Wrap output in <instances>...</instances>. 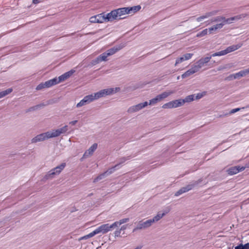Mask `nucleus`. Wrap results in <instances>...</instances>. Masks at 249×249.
Wrapping results in <instances>:
<instances>
[{"instance_id":"obj_1","label":"nucleus","mask_w":249,"mask_h":249,"mask_svg":"<svg viewBox=\"0 0 249 249\" xmlns=\"http://www.w3.org/2000/svg\"><path fill=\"white\" fill-rule=\"evenodd\" d=\"M108 14L109 16L108 18L110 21H112L115 19H122L121 16L128 13L127 7H123L113 10Z\"/></svg>"},{"instance_id":"obj_2","label":"nucleus","mask_w":249,"mask_h":249,"mask_svg":"<svg viewBox=\"0 0 249 249\" xmlns=\"http://www.w3.org/2000/svg\"><path fill=\"white\" fill-rule=\"evenodd\" d=\"M119 88L106 89L100 90L99 91L93 94L95 100L101 97H105L106 95H110L119 91Z\"/></svg>"},{"instance_id":"obj_3","label":"nucleus","mask_w":249,"mask_h":249,"mask_svg":"<svg viewBox=\"0 0 249 249\" xmlns=\"http://www.w3.org/2000/svg\"><path fill=\"white\" fill-rule=\"evenodd\" d=\"M108 14H105L104 13L96 15L90 18L89 21L91 23H103L104 22L110 21L109 19Z\"/></svg>"},{"instance_id":"obj_4","label":"nucleus","mask_w":249,"mask_h":249,"mask_svg":"<svg viewBox=\"0 0 249 249\" xmlns=\"http://www.w3.org/2000/svg\"><path fill=\"white\" fill-rule=\"evenodd\" d=\"M66 166V163H62L59 165L50 170L45 175L46 179L53 178L54 176L59 175Z\"/></svg>"},{"instance_id":"obj_5","label":"nucleus","mask_w":249,"mask_h":249,"mask_svg":"<svg viewBox=\"0 0 249 249\" xmlns=\"http://www.w3.org/2000/svg\"><path fill=\"white\" fill-rule=\"evenodd\" d=\"M241 44H237L234 45H232L228 47L225 50L221 51L215 53H213L210 56L211 58L212 57L217 56H222L227 54L228 53L233 52L235 50H237L239 48L241 47Z\"/></svg>"},{"instance_id":"obj_6","label":"nucleus","mask_w":249,"mask_h":249,"mask_svg":"<svg viewBox=\"0 0 249 249\" xmlns=\"http://www.w3.org/2000/svg\"><path fill=\"white\" fill-rule=\"evenodd\" d=\"M174 92L173 91H165L162 92V93L158 95L156 97L151 99L149 100V102L148 105H154L156 104L157 103L161 101L162 100L167 98L168 96L170 95L171 94L174 93Z\"/></svg>"},{"instance_id":"obj_7","label":"nucleus","mask_w":249,"mask_h":249,"mask_svg":"<svg viewBox=\"0 0 249 249\" xmlns=\"http://www.w3.org/2000/svg\"><path fill=\"white\" fill-rule=\"evenodd\" d=\"M52 138L50 131L43 133L37 135L31 140L32 143H36L39 142H42L45 140Z\"/></svg>"},{"instance_id":"obj_8","label":"nucleus","mask_w":249,"mask_h":249,"mask_svg":"<svg viewBox=\"0 0 249 249\" xmlns=\"http://www.w3.org/2000/svg\"><path fill=\"white\" fill-rule=\"evenodd\" d=\"M152 225V224L150 219H148L145 221L142 220L140 221L136 227L133 230V232H135L138 230L147 229L151 226Z\"/></svg>"},{"instance_id":"obj_9","label":"nucleus","mask_w":249,"mask_h":249,"mask_svg":"<svg viewBox=\"0 0 249 249\" xmlns=\"http://www.w3.org/2000/svg\"><path fill=\"white\" fill-rule=\"evenodd\" d=\"M211 59V56H207L206 57L201 58L193 66L196 70L197 71H198L201 68L205 66L206 64L210 61Z\"/></svg>"},{"instance_id":"obj_10","label":"nucleus","mask_w":249,"mask_h":249,"mask_svg":"<svg viewBox=\"0 0 249 249\" xmlns=\"http://www.w3.org/2000/svg\"><path fill=\"white\" fill-rule=\"evenodd\" d=\"M148 105V103L147 102L140 103L136 105L130 107L128 108L127 111L129 113H133L136 112H138L146 107Z\"/></svg>"},{"instance_id":"obj_11","label":"nucleus","mask_w":249,"mask_h":249,"mask_svg":"<svg viewBox=\"0 0 249 249\" xmlns=\"http://www.w3.org/2000/svg\"><path fill=\"white\" fill-rule=\"evenodd\" d=\"M114 228H115V227L113 223L111 225H109V224H105L98 227L97 228V230L99 233H102V234H105L111 231Z\"/></svg>"},{"instance_id":"obj_12","label":"nucleus","mask_w":249,"mask_h":249,"mask_svg":"<svg viewBox=\"0 0 249 249\" xmlns=\"http://www.w3.org/2000/svg\"><path fill=\"white\" fill-rule=\"evenodd\" d=\"M68 125H66L59 129L53 130L52 131H50L51 137H56L60 136L61 134L66 133L68 130Z\"/></svg>"},{"instance_id":"obj_13","label":"nucleus","mask_w":249,"mask_h":249,"mask_svg":"<svg viewBox=\"0 0 249 249\" xmlns=\"http://www.w3.org/2000/svg\"><path fill=\"white\" fill-rule=\"evenodd\" d=\"M246 168V167L236 166L231 167L227 170L228 174L230 175H233L236 174L241 171H244Z\"/></svg>"},{"instance_id":"obj_14","label":"nucleus","mask_w":249,"mask_h":249,"mask_svg":"<svg viewBox=\"0 0 249 249\" xmlns=\"http://www.w3.org/2000/svg\"><path fill=\"white\" fill-rule=\"evenodd\" d=\"M107 57L108 55H107V53L105 52L98 56L96 59L93 60L91 62V64L93 65H95L102 61H106L107 60Z\"/></svg>"},{"instance_id":"obj_15","label":"nucleus","mask_w":249,"mask_h":249,"mask_svg":"<svg viewBox=\"0 0 249 249\" xmlns=\"http://www.w3.org/2000/svg\"><path fill=\"white\" fill-rule=\"evenodd\" d=\"M98 146L97 143H94L88 150H87L83 156V158H87L92 155L93 152L97 149Z\"/></svg>"},{"instance_id":"obj_16","label":"nucleus","mask_w":249,"mask_h":249,"mask_svg":"<svg viewBox=\"0 0 249 249\" xmlns=\"http://www.w3.org/2000/svg\"><path fill=\"white\" fill-rule=\"evenodd\" d=\"M217 12H218V11L215 10V11H213L211 12L206 13L204 15L198 17L196 19V20L198 22L202 21L205 18H207L211 17L215 15L217 13Z\"/></svg>"},{"instance_id":"obj_17","label":"nucleus","mask_w":249,"mask_h":249,"mask_svg":"<svg viewBox=\"0 0 249 249\" xmlns=\"http://www.w3.org/2000/svg\"><path fill=\"white\" fill-rule=\"evenodd\" d=\"M73 73V71H69L67 72H65L63 74L59 76L58 78H57L58 83L66 80L67 78L70 77L72 75V74Z\"/></svg>"},{"instance_id":"obj_18","label":"nucleus","mask_w":249,"mask_h":249,"mask_svg":"<svg viewBox=\"0 0 249 249\" xmlns=\"http://www.w3.org/2000/svg\"><path fill=\"white\" fill-rule=\"evenodd\" d=\"M197 72L194 66L193 65L192 67L187 71L185 72H184L183 74L181 75V77L182 78H185L186 77H189L192 74H193L194 73Z\"/></svg>"},{"instance_id":"obj_19","label":"nucleus","mask_w":249,"mask_h":249,"mask_svg":"<svg viewBox=\"0 0 249 249\" xmlns=\"http://www.w3.org/2000/svg\"><path fill=\"white\" fill-rule=\"evenodd\" d=\"M249 73V68L246 70L241 71L238 72L234 74L233 79L239 78L241 77H243Z\"/></svg>"},{"instance_id":"obj_20","label":"nucleus","mask_w":249,"mask_h":249,"mask_svg":"<svg viewBox=\"0 0 249 249\" xmlns=\"http://www.w3.org/2000/svg\"><path fill=\"white\" fill-rule=\"evenodd\" d=\"M167 212L161 213L160 212H159L153 218L150 219L152 224H153L154 223L157 222L159 221L160 219H161L166 213Z\"/></svg>"},{"instance_id":"obj_21","label":"nucleus","mask_w":249,"mask_h":249,"mask_svg":"<svg viewBox=\"0 0 249 249\" xmlns=\"http://www.w3.org/2000/svg\"><path fill=\"white\" fill-rule=\"evenodd\" d=\"M57 84H58V82L57 81V78L56 77L45 82V85L46 86V87L47 88H50L53 86Z\"/></svg>"},{"instance_id":"obj_22","label":"nucleus","mask_w":249,"mask_h":249,"mask_svg":"<svg viewBox=\"0 0 249 249\" xmlns=\"http://www.w3.org/2000/svg\"><path fill=\"white\" fill-rule=\"evenodd\" d=\"M224 25V23H223L216 24V25H213V27L209 28V32L210 33H211L213 31H216L218 29H221Z\"/></svg>"},{"instance_id":"obj_23","label":"nucleus","mask_w":249,"mask_h":249,"mask_svg":"<svg viewBox=\"0 0 249 249\" xmlns=\"http://www.w3.org/2000/svg\"><path fill=\"white\" fill-rule=\"evenodd\" d=\"M127 8L128 13L132 14L139 11L141 9V7L140 5H137L131 7H128Z\"/></svg>"},{"instance_id":"obj_24","label":"nucleus","mask_w":249,"mask_h":249,"mask_svg":"<svg viewBox=\"0 0 249 249\" xmlns=\"http://www.w3.org/2000/svg\"><path fill=\"white\" fill-rule=\"evenodd\" d=\"M182 99L172 101V107L173 108H177L183 105Z\"/></svg>"},{"instance_id":"obj_25","label":"nucleus","mask_w":249,"mask_h":249,"mask_svg":"<svg viewBox=\"0 0 249 249\" xmlns=\"http://www.w3.org/2000/svg\"><path fill=\"white\" fill-rule=\"evenodd\" d=\"M195 100V94H191L187 96L184 99H182L183 104L184 105L186 103H190Z\"/></svg>"},{"instance_id":"obj_26","label":"nucleus","mask_w":249,"mask_h":249,"mask_svg":"<svg viewBox=\"0 0 249 249\" xmlns=\"http://www.w3.org/2000/svg\"><path fill=\"white\" fill-rule=\"evenodd\" d=\"M120 50V48L117 47H113L112 48L108 50H107L106 53H107V55L108 56H110L114 54L115 53H116L117 51Z\"/></svg>"},{"instance_id":"obj_27","label":"nucleus","mask_w":249,"mask_h":249,"mask_svg":"<svg viewBox=\"0 0 249 249\" xmlns=\"http://www.w3.org/2000/svg\"><path fill=\"white\" fill-rule=\"evenodd\" d=\"M129 219L128 218H124V219H122L118 221H116V222H114L113 224H114L115 228H116L124 223L127 222L128 221H129Z\"/></svg>"},{"instance_id":"obj_28","label":"nucleus","mask_w":249,"mask_h":249,"mask_svg":"<svg viewBox=\"0 0 249 249\" xmlns=\"http://www.w3.org/2000/svg\"><path fill=\"white\" fill-rule=\"evenodd\" d=\"M120 168L119 164H116L114 166L109 168L108 170L105 172V174H106L107 176L112 174L114 172L116 169H119Z\"/></svg>"},{"instance_id":"obj_29","label":"nucleus","mask_w":249,"mask_h":249,"mask_svg":"<svg viewBox=\"0 0 249 249\" xmlns=\"http://www.w3.org/2000/svg\"><path fill=\"white\" fill-rule=\"evenodd\" d=\"M13 91L12 88H9L5 90L0 92V98H3L7 95L11 93Z\"/></svg>"},{"instance_id":"obj_30","label":"nucleus","mask_w":249,"mask_h":249,"mask_svg":"<svg viewBox=\"0 0 249 249\" xmlns=\"http://www.w3.org/2000/svg\"><path fill=\"white\" fill-rule=\"evenodd\" d=\"M86 99L88 104L95 100L93 94L88 95L84 97Z\"/></svg>"},{"instance_id":"obj_31","label":"nucleus","mask_w":249,"mask_h":249,"mask_svg":"<svg viewBox=\"0 0 249 249\" xmlns=\"http://www.w3.org/2000/svg\"><path fill=\"white\" fill-rule=\"evenodd\" d=\"M225 19V17L223 16H218L213 18L211 20V22H221V23H223V20Z\"/></svg>"},{"instance_id":"obj_32","label":"nucleus","mask_w":249,"mask_h":249,"mask_svg":"<svg viewBox=\"0 0 249 249\" xmlns=\"http://www.w3.org/2000/svg\"><path fill=\"white\" fill-rule=\"evenodd\" d=\"M239 18L237 17H234L229 18H225V19L223 20V23H224V25L227 23H231L232 21L235 19H238Z\"/></svg>"},{"instance_id":"obj_33","label":"nucleus","mask_w":249,"mask_h":249,"mask_svg":"<svg viewBox=\"0 0 249 249\" xmlns=\"http://www.w3.org/2000/svg\"><path fill=\"white\" fill-rule=\"evenodd\" d=\"M194 187V185L189 184L187 185L185 187H182L181 188L183 193H186L190 190H191Z\"/></svg>"},{"instance_id":"obj_34","label":"nucleus","mask_w":249,"mask_h":249,"mask_svg":"<svg viewBox=\"0 0 249 249\" xmlns=\"http://www.w3.org/2000/svg\"><path fill=\"white\" fill-rule=\"evenodd\" d=\"M106 176L107 175L106 174H105V172L101 174V175H99L98 177H97L96 178H94V179L93 180V182H96L98 181L99 180L102 179Z\"/></svg>"},{"instance_id":"obj_35","label":"nucleus","mask_w":249,"mask_h":249,"mask_svg":"<svg viewBox=\"0 0 249 249\" xmlns=\"http://www.w3.org/2000/svg\"><path fill=\"white\" fill-rule=\"evenodd\" d=\"M208 31H209V29H205L203 30V31H202L201 32L198 33L197 34L196 36H197V37L203 36L207 34Z\"/></svg>"},{"instance_id":"obj_36","label":"nucleus","mask_w":249,"mask_h":249,"mask_svg":"<svg viewBox=\"0 0 249 249\" xmlns=\"http://www.w3.org/2000/svg\"><path fill=\"white\" fill-rule=\"evenodd\" d=\"M87 104H88V103H87L86 99H85V98H84L78 103H77V104L76 105V107H80Z\"/></svg>"},{"instance_id":"obj_37","label":"nucleus","mask_w":249,"mask_h":249,"mask_svg":"<svg viewBox=\"0 0 249 249\" xmlns=\"http://www.w3.org/2000/svg\"><path fill=\"white\" fill-rule=\"evenodd\" d=\"M205 94H206L205 92L198 93L196 94V95L195 94V99H196V100L200 99L201 98H202Z\"/></svg>"},{"instance_id":"obj_38","label":"nucleus","mask_w":249,"mask_h":249,"mask_svg":"<svg viewBox=\"0 0 249 249\" xmlns=\"http://www.w3.org/2000/svg\"><path fill=\"white\" fill-rule=\"evenodd\" d=\"M162 107L163 108H173L172 107V104L171 101L169 102L164 104L162 106Z\"/></svg>"},{"instance_id":"obj_39","label":"nucleus","mask_w":249,"mask_h":249,"mask_svg":"<svg viewBox=\"0 0 249 249\" xmlns=\"http://www.w3.org/2000/svg\"><path fill=\"white\" fill-rule=\"evenodd\" d=\"M44 88H47L45 85V82L41 83L36 87V89L38 90H40V89H42Z\"/></svg>"},{"instance_id":"obj_40","label":"nucleus","mask_w":249,"mask_h":249,"mask_svg":"<svg viewBox=\"0 0 249 249\" xmlns=\"http://www.w3.org/2000/svg\"><path fill=\"white\" fill-rule=\"evenodd\" d=\"M193 55V53H189L185 54L183 57H184V60H187L191 59Z\"/></svg>"},{"instance_id":"obj_41","label":"nucleus","mask_w":249,"mask_h":249,"mask_svg":"<svg viewBox=\"0 0 249 249\" xmlns=\"http://www.w3.org/2000/svg\"><path fill=\"white\" fill-rule=\"evenodd\" d=\"M184 61H185V60L184 59V57H183V56L177 59L175 66H177L178 64L182 63Z\"/></svg>"},{"instance_id":"obj_42","label":"nucleus","mask_w":249,"mask_h":249,"mask_svg":"<svg viewBox=\"0 0 249 249\" xmlns=\"http://www.w3.org/2000/svg\"><path fill=\"white\" fill-rule=\"evenodd\" d=\"M98 232L97 230V229H96L94 231H92L91 232L89 233V234H88V237H89V238H90V237H93V236H94L95 235L97 234H98Z\"/></svg>"},{"instance_id":"obj_43","label":"nucleus","mask_w":249,"mask_h":249,"mask_svg":"<svg viewBox=\"0 0 249 249\" xmlns=\"http://www.w3.org/2000/svg\"><path fill=\"white\" fill-rule=\"evenodd\" d=\"M121 231L119 229H117L114 232L115 237H121Z\"/></svg>"},{"instance_id":"obj_44","label":"nucleus","mask_w":249,"mask_h":249,"mask_svg":"<svg viewBox=\"0 0 249 249\" xmlns=\"http://www.w3.org/2000/svg\"><path fill=\"white\" fill-rule=\"evenodd\" d=\"M129 159H130L129 157H123L120 159V161L118 164H119V166H120L121 164L124 163L126 160H129Z\"/></svg>"},{"instance_id":"obj_45","label":"nucleus","mask_w":249,"mask_h":249,"mask_svg":"<svg viewBox=\"0 0 249 249\" xmlns=\"http://www.w3.org/2000/svg\"><path fill=\"white\" fill-rule=\"evenodd\" d=\"M244 108H245L244 107H243L242 108H236L232 109L230 111V114H233V113L240 110L241 109H244Z\"/></svg>"},{"instance_id":"obj_46","label":"nucleus","mask_w":249,"mask_h":249,"mask_svg":"<svg viewBox=\"0 0 249 249\" xmlns=\"http://www.w3.org/2000/svg\"><path fill=\"white\" fill-rule=\"evenodd\" d=\"M41 106V105H36V106H34V107H32L30 108H29L28 109V111H34V110H36L37 109L40 107Z\"/></svg>"},{"instance_id":"obj_47","label":"nucleus","mask_w":249,"mask_h":249,"mask_svg":"<svg viewBox=\"0 0 249 249\" xmlns=\"http://www.w3.org/2000/svg\"><path fill=\"white\" fill-rule=\"evenodd\" d=\"M183 194V192L182 191V190L180 189H179L178 191L176 193H175V196H179V195H181Z\"/></svg>"},{"instance_id":"obj_48","label":"nucleus","mask_w":249,"mask_h":249,"mask_svg":"<svg viewBox=\"0 0 249 249\" xmlns=\"http://www.w3.org/2000/svg\"><path fill=\"white\" fill-rule=\"evenodd\" d=\"M242 247L245 249H249V243H246L245 245H242Z\"/></svg>"},{"instance_id":"obj_49","label":"nucleus","mask_w":249,"mask_h":249,"mask_svg":"<svg viewBox=\"0 0 249 249\" xmlns=\"http://www.w3.org/2000/svg\"><path fill=\"white\" fill-rule=\"evenodd\" d=\"M127 228V225H123L122 226L121 228L119 229L121 231H124Z\"/></svg>"},{"instance_id":"obj_50","label":"nucleus","mask_w":249,"mask_h":249,"mask_svg":"<svg viewBox=\"0 0 249 249\" xmlns=\"http://www.w3.org/2000/svg\"><path fill=\"white\" fill-rule=\"evenodd\" d=\"M235 249H245L242 247V244H240L238 246H237L235 247Z\"/></svg>"},{"instance_id":"obj_51","label":"nucleus","mask_w":249,"mask_h":249,"mask_svg":"<svg viewBox=\"0 0 249 249\" xmlns=\"http://www.w3.org/2000/svg\"><path fill=\"white\" fill-rule=\"evenodd\" d=\"M233 75H234V74H231L230 75H229L228 77V79L230 80H232V79H233Z\"/></svg>"},{"instance_id":"obj_52","label":"nucleus","mask_w":249,"mask_h":249,"mask_svg":"<svg viewBox=\"0 0 249 249\" xmlns=\"http://www.w3.org/2000/svg\"><path fill=\"white\" fill-rule=\"evenodd\" d=\"M88 238H89V237H88V234H87V235H85V236H83V237H81L80 238V239H79V240H83V239H88Z\"/></svg>"},{"instance_id":"obj_53","label":"nucleus","mask_w":249,"mask_h":249,"mask_svg":"<svg viewBox=\"0 0 249 249\" xmlns=\"http://www.w3.org/2000/svg\"><path fill=\"white\" fill-rule=\"evenodd\" d=\"M77 122V120H75V121H71V122H70L69 123V124H71V125H75Z\"/></svg>"},{"instance_id":"obj_54","label":"nucleus","mask_w":249,"mask_h":249,"mask_svg":"<svg viewBox=\"0 0 249 249\" xmlns=\"http://www.w3.org/2000/svg\"><path fill=\"white\" fill-rule=\"evenodd\" d=\"M40 0H33V3L34 4H37L40 2Z\"/></svg>"},{"instance_id":"obj_55","label":"nucleus","mask_w":249,"mask_h":249,"mask_svg":"<svg viewBox=\"0 0 249 249\" xmlns=\"http://www.w3.org/2000/svg\"><path fill=\"white\" fill-rule=\"evenodd\" d=\"M245 167H246H246H249V163L247 165V166H245Z\"/></svg>"},{"instance_id":"obj_56","label":"nucleus","mask_w":249,"mask_h":249,"mask_svg":"<svg viewBox=\"0 0 249 249\" xmlns=\"http://www.w3.org/2000/svg\"><path fill=\"white\" fill-rule=\"evenodd\" d=\"M246 107V108L249 107V105H248Z\"/></svg>"}]
</instances>
